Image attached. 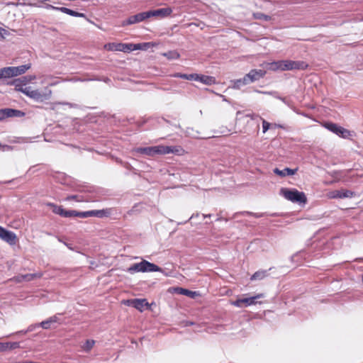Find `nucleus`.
Wrapping results in <instances>:
<instances>
[{
  "label": "nucleus",
  "mask_w": 363,
  "mask_h": 363,
  "mask_svg": "<svg viewBox=\"0 0 363 363\" xmlns=\"http://www.w3.org/2000/svg\"><path fill=\"white\" fill-rule=\"evenodd\" d=\"M35 327H38V325H30L27 330H25L24 333H27L28 332L32 331Z\"/></svg>",
  "instance_id": "obj_48"
},
{
  "label": "nucleus",
  "mask_w": 363,
  "mask_h": 363,
  "mask_svg": "<svg viewBox=\"0 0 363 363\" xmlns=\"http://www.w3.org/2000/svg\"><path fill=\"white\" fill-rule=\"evenodd\" d=\"M197 81L206 85H211L216 83L215 77L203 74H199Z\"/></svg>",
  "instance_id": "obj_17"
},
{
  "label": "nucleus",
  "mask_w": 363,
  "mask_h": 363,
  "mask_svg": "<svg viewBox=\"0 0 363 363\" xmlns=\"http://www.w3.org/2000/svg\"><path fill=\"white\" fill-rule=\"evenodd\" d=\"M77 196L76 195H72V196H69L67 198V200H76L77 201H79V200L77 199Z\"/></svg>",
  "instance_id": "obj_49"
},
{
  "label": "nucleus",
  "mask_w": 363,
  "mask_h": 363,
  "mask_svg": "<svg viewBox=\"0 0 363 363\" xmlns=\"http://www.w3.org/2000/svg\"><path fill=\"white\" fill-rule=\"evenodd\" d=\"M110 214V212L108 210H92L90 211V217L94 216L97 218H103L106 217Z\"/></svg>",
  "instance_id": "obj_20"
},
{
  "label": "nucleus",
  "mask_w": 363,
  "mask_h": 363,
  "mask_svg": "<svg viewBox=\"0 0 363 363\" xmlns=\"http://www.w3.org/2000/svg\"><path fill=\"white\" fill-rule=\"evenodd\" d=\"M0 238L10 245H14L18 241L17 236L13 232L0 225Z\"/></svg>",
  "instance_id": "obj_8"
},
{
  "label": "nucleus",
  "mask_w": 363,
  "mask_h": 363,
  "mask_svg": "<svg viewBox=\"0 0 363 363\" xmlns=\"http://www.w3.org/2000/svg\"><path fill=\"white\" fill-rule=\"evenodd\" d=\"M123 43H108L104 45L105 49L111 51H122Z\"/></svg>",
  "instance_id": "obj_21"
},
{
  "label": "nucleus",
  "mask_w": 363,
  "mask_h": 363,
  "mask_svg": "<svg viewBox=\"0 0 363 363\" xmlns=\"http://www.w3.org/2000/svg\"><path fill=\"white\" fill-rule=\"evenodd\" d=\"M325 127L328 130H329L330 131L335 133L337 135H338L339 132H340V129L342 128L341 126H339L337 124L333 123H325Z\"/></svg>",
  "instance_id": "obj_23"
},
{
  "label": "nucleus",
  "mask_w": 363,
  "mask_h": 363,
  "mask_svg": "<svg viewBox=\"0 0 363 363\" xmlns=\"http://www.w3.org/2000/svg\"><path fill=\"white\" fill-rule=\"evenodd\" d=\"M211 216V214H207V215L203 214V218H210Z\"/></svg>",
  "instance_id": "obj_53"
},
{
  "label": "nucleus",
  "mask_w": 363,
  "mask_h": 363,
  "mask_svg": "<svg viewBox=\"0 0 363 363\" xmlns=\"http://www.w3.org/2000/svg\"><path fill=\"white\" fill-rule=\"evenodd\" d=\"M181 79H187L188 80V74H182L181 76Z\"/></svg>",
  "instance_id": "obj_51"
},
{
  "label": "nucleus",
  "mask_w": 363,
  "mask_h": 363,
  "mask_svg": "<svg viewBox=\"0 0 363 363\" xmlns=\"http://www.w3.org/2000/svg\"><path fill=\"white\" fill-rule=\"evenodd\" d=\"M298 169H290L288 167L284 168V169H279L278 168L274 169L273 172L275 174L279 175L281 177H284L286 176H291L296 173Z\"/></svg>",
  "instance_id": "obj_15"
},
{
  "label": "nucleus",
  "mask_w": 363,
  "mask_h": 363,
  "mask_svg": "<svg viewBox=\"0 0 363 363\" xmlns=\"http://www.w3.org/2000/svg\"><path fill=\"white\" fill-rule=\"evenodd\" d=\"M24 115L23 112L16 109L9 108L0 109V121H4L7 118L22 117Z\"/></svg>",
  "instance_id": "obj_10"
},
{
  "label": "nucleus",
  "mask_w": 363,
  "mask_h": 363,
  "mask_svg": "<svg viewBox=\"0 0 363 363\" xmlns=\"http://www.w3.org/2000/svg\"><path fill=\"white\" fill-rule=\"evenodd\" d=\"M354 192L347 189L335 190L329 193L328 196L330 199H345L352 198Z\"/></svg>",
  "instance_id": "obj_11"
},
{
  "label": "nucleus",
  "mask_w": 363,
  "mask_h": 363,
  "mask_svg": "<svg viewBox=\"0 0 363 363\" xmlns=\"http://www.w3.org/2000/svg\"><path fill=\"white\" fill-rule=\"evenodd\" d=\"M95 344V341L93 340H87L86 342L82 346V348L84 351L89 352L93 347Z\"/></svg>",
  "instance_id": "obj_29"
},
{
  "label": "nucleus",
  "mask_w": 363,
  "mask_h": 363,
  "mask_svg": "<svg viewBox=\"0 0 363 363\" xmlns=\"http://www.w3.org/2000/svg\"><path fill=\"white\" fill-rule=\"evenodd\" d=\"M338 135L340 137H342L343 138H347L350 137L351 135V134H350V130L342 127L339 132Z\"/></svg>",
  "instance_id": "obj_32"
},
{
  "label": "nucleus",
  "mask_w": 363,
  "mask_h": 363,
  "mask_svg": "<svg viewBox=\"0 0 363 363\" xmlns=\"http://www.w3.org/2000/svg\"><path fill=\"white\" fill-rule=\"evenodd\" d=\"M194 218V215L191 216V217L190 218L192 219Z\"/></svg>",
  "instance_id": "obj_57"
},
{
  "label": "nucleus",
  "mask_w": 363,
  "mask_h": 363,
  "mask_svg": "<svg viewBox=\"0 0 363 363\" xmlns=\"http://www.w3.org/2000/svg\"><path fill=\"white\" fill-rule=\"evenodd\" d=\"M52 9H55V10H57V11H62V13H65L66 14H68V15H70V16H79V17H83L84 18V19L86 21H88L86 18V16L84 13H79L77 11H73L72 9H69L68 8H66V7H55V6H50Z\"/></svg>",
  "instance_id": "obj_14"
},
{
  "label": "nucleus",
  "mask_w": 363,
  "mask_h": 363,
  "mask_svg": "<svg viewBox=\"0 0 363 363\" xmlns=\"http://www.w3.org/2000/svg\"><path fill=\"white\" fill-rule=\"evenodd\" d=\"M23 281H30L33 280L34 279L40 278L43 276V274L41 272H38V273H34V274H23Z\"/></svg>",
  "instance_id": "obj_25"
},
{
  "label": "nucleus",
  "mask_w": 363,
  "mask_h": 363,
  "mask_svg": "<svg viewBox=\"0 0 363 363\" xmlns=\"http://www.w3.org/2000/svg\"><path fill=\"white\" fill-rule=\"evenodd\" d=\"M247 85V83H245V81H243V77L242 79H236L233 82V87L234 89H240L242 86Z\"/></svg>",
  "instance_id": "obj_30"
},
{
  "label": "nucleus",
  "mask_w": 363,
  "mask_h": 363,
  "mask_svg": "<svg viewBox=\"0 0 363 363\" xmlns=\"http://www.w3.org/2000/svg\"><path fill=\"white\" fill-rule=\"evenodd\" d=\"M123 165L127 169L130 168V164H129L128 163H125Z\"/></svg>",
  "instance_id": "obj_52"
},
{
  "label": "nucleus",
  "mask_w": 363,
  "mask_h": 363,
  "mask_svg": "<svg viewBox=\"0 0 363 363\" xmlns=\"http://www.w3.org/2000/svg\"><path fill=\"white\" fill-rule=\"evenodd\" d=\"M280 195L286 200L292 203L305 205L307 202V198L304 192L299 191L296 189L281 188Z\"/></svg>",
  "instance_id": "obj_4"
},
{
  "label": "nucleus",
  "mask_w": 363,
  "mask_h": 363,
  "mask_svg": "<svg viewBox=\"0 0 363 363\" xmlns=\"http://www.w3.org/2000/svg\"><path fill=\"white\" fill-rule=\"evenodd\" d=\"M240 213L242 215H251L255 218H260L264 215V213H255L250 211H243Z\"/></svg>",
  "instance_id": "obj_37"
},
{
  "label": "nucleus",
  "mask_w": 363,
  "mask_h": 363,
  "mask_svg": "<svg viewBox=\"0 0 363 363\" xmlns=\"http://www.w3.org/2000/svg\"><path fill=\"white\" fill-rule=\"evenodd\" d=\"M136 50L135 44L133 43H123L122 51L123 52H130Z\"/></svg>",
  "instance_id": "obj_27"
},
{
  "label": "nucleus",
  "mask_w": 363,
  "mask_h": 363,
  "mask_svg": "<svg viewBox=\"0 0 363 363\" xmlns=\"http://www.w3.org/2000/svg\"><path fill=\"white\" fill-rule=\"evenodd\" d=\"M266 73V71L264 69H252L243 77V81H245L247 84L255 82L263 78Z\"/></svg>",
  "instance_id": "obj_7"
},
{
  "label": "nucleus",
  "mask_w": 363,
  "mask_h": 363,
  "mask_svg": "<svg viewBox=\"0 0 363 363\" xmlns=\"http://www.w3.org/2000/svg\"><path fill=\"white\" fill-rule=\"evenodd\" d=\"M90 211H76V215L75 217H79V218H88L90 217Z\"/></svg>",
  "instance_id": "obj_34"
},
{
  "label": "nucleus",
  "mask_w": 363,
  "mask_h": 363,
  "mask_svg": "<svg viewBox=\"0 0 363 363\" xmlns=\"http://www.w3.org/2000/svg\"><path fill=\"white\" fill-rule=\"evenodd\" d=\"M24 332H25V330H20V331L17 332L16 333L17 334H25Z\"/></svg>",
  "instance_id": "obj_54"
},
{
  "label": "nucleus",
  "mask_w": 363,
  "mask_h": 363,
  "mask_svg": "<svg viewBox=\"0 0 363 363\" xmlns=\"http://www.w3.org/2000/svg\"><path fill=\"white\" fill-rule=\"evenodd\" d=\"M177 152L178 150L176 147L164 145L136 147L132 150V152L134 155L135 153H140L148 156H155L156 155H167Z\"/></svg>",
  "instance_id": "obj_3"
},
{
  "label": "nucleus",
  "mask_w": 363,
  "mask_h": 363,
  "mask_svg": "<svg viewBox=\"0 0 363 363\" xmlns=\"http://www.w3.org/2000/svg\"><path fill=\"white\" fill-rule=\"evenodd\" d=\"M181 76H182V73H179V72H177V73H174L171 75V77H175V78H181Z\"/></svg>",
  "instance_id": "obj_50"
},
{
  "label": "nucleus",
  "mask_w": 363,
  "mask_h": 363,
  "mask_svg": "<svg viewBox=\"0 0 363 363\" xmlns=\"http://www.w3.org/2000/svg\"><path fill=\"white\" fill-rule=\"evenodd\" d=\"M128 271L130 273L134 272H162V269L157 265L151 263L146 260H143L139 263H135L131 265Z\"/></svg>",
  "instance_id": "obj_5"
},
{
  "label": "nucleus",
  "mask_w": 363,
  "mask_h": 363,
  "mask_svg": "<svg viewBox=\"0 0 363 363\" xmlns=\"http://www.w3.org/2000/svg\"><path fill=\"white\" fill-rule=\"evenodd\" d=\"M17 91H21L22 93H23L24 94H26V96H28V97H31V94L30 92H33V89H31V87L30 86H26L25 88H17Z\"/></svg>",
  "instance_id": "obj_31"
},
{
  "label": "nucleus",
  "mask_w": 363,
  "mask_h": 363,
  "mask_svg": "<svg viewBox=\"0 0 363 363\" xmlns=\"http://www.w3.org/2000/svg\"><path fill=\"white\" fill-rule=\"evenodd\" d=\"M31 94V99L36 101L43 102L45 100H48L52 94V91L48 88H45L44 90L35 89Z\"/></svg>",
  "instance_id": "obj_9"
},
{
  "label": "nucleus",
  "mask_w": 363,
  "mask_h": 363,
  "mask_svg": "<svg viewBox=\"0 0 363 363\" xmlns=\"http://www.w3.org/2000/svg\"><path fill=\"white\" fill-rule=\"evenodd\" d=\"M48 322L50 324L57 323L59 321V318L57 315H53L48 319Z\"/></svg>",
  "instance_id": "obj_42"
},
{
  "label": "nucleus",
  "mask_w": 363,
  "mask_h": 363,
  "mask_svg": "<svg viewBox=\"0 0 363 363\" xmlns=\"http://www.w3.org/2000/svg\"><path fill=\"white\" fill-rule=\"evenodd\" d=\"M6 344H9V348L10 350H13L20 347V343L18 342H6Z\"/></svg>",
  "instance_id": "obj_38"
},
{
  "label": "nucleus",
  "mask_w": 363,
  "mask_h": 363,
  "mask_svg": "<svg viewBox=\"0 0 363 363\" xmlns=\"http://www.w3.org/2000/svg\"><path fill=\"white\" fill-rule=\"evenodd\" d=\"M281 101L287 105L289 107L292 108V102L286 97H281Z\"/></svg>",
  "instance_id": "obj_41"
},
{
  "label": "nucleus",
  "mask_w": 363,
  "mask_h": 363,
  "mask_svg": "<svg viewBox=\"0 0 363 363\" xmlns=\"http://www.w3.org/2000/svg\"><path fill=\"white\" fill-rule=\"evenodd\" d=\"M277 213H273V214H272V216H277Z\"/></svg>",
  "instance_id": "obj_56"
},
{
  "label": "nucleus",
  "mask_w": 363,
  "mask_h": 363,
  "mask_svg": "<svg viewBox=\"0 0 363 363\" xmlns=\"http://www.w3.org/2000/svg\"><path fill=\"white\" fill-rule=\"evenodd\" d=\"M129 305L138 309L140 311H143L145 308H148L149 303L145 298H135L128 301Z\"/></svg>",
  "instance_id": "obj_12"
},
{
  "label": "nucleus",
  "mask_w": 363,
  "mask_h": 363,
  "mask_svg": "<svg viewBox=\"0 0 363 363\" xmlns=\"http://www.w3.org/2000/svg\"><path fill=\"white\" fill-rule=\"evenodd\" d=\"M17 76L16 67H6L0 69V79Z\"/></svg>",
  "instance_id": "obj_13"
},
{
  "label": "nucleus",
  "mask_w": 363,
  "mask_h": 363,
  "mask_svg": "<svg viewBox=\"0 0 363 363\" xmlns=\"http://www.w3.org/2000/svg\"><path fill=\"white\" fill-rule=\"evenodd\" d=\"M174 291L175 293L178 294L184 295L192 298L198 296V293L196 291H190L189 289H184L182 287L174 288Z\"/></svg>",
  "instance_id": "obj_16"
},
{
  "label": "nucleus",
  "mask_w": 363,
  "mask_h": 363,
  "mask_svg": "<svg viewBox=\"0 0 363 363\" xmlns=\"http://www.w3.org/2000/svg\"><path fill=\"white\" fill-rule=\"evenodd\" d=\"M9 348V344L6 342H0V351H6Z\"/></svg>",
  "instance_id": "obj_44"
},
{
  "label": "nucleus",
  "mask_w": 363,
  "mask_h": 363,
  "mask_svg": "<svg viewBox=\"0 0 363 363\" xmlns=\"http://www.w3.org/2000/svg\"><path fill=\"white\" fill-rule=\"evenodd\" d=\"M263 297H264V294H257L255 296L250 297H242L232 301L231 305L238 308H244L256 305L257 303L261 304L262 302L257 301V300Z\"/></svg>",
  "instance_id": "obj_6"
},
{
  "label": "nucleus",
  "mask_w": 363,
  "mask_h": 363,
  "mask_svg": "<svg viewBox=\"0 0 363 363\" xmlns=\"http://www.w3.org/2000/svg\"><path fill=\"white\" fill-rule=\"evenodd\" d=\"M50 325L51 324L48 322V319L38 324V326H40L44 329H49L50 328Z\"/></svg>",
  "instance_id": "obj_36"
},
{
  "label": "nucleus",
  "mask_w": 363,
  "mask_h": 363,
  "mask_svg": "<svg viewBox=\"0 0 363 363\" xmlns=\"http://www.w3.org/2000/svg\"><path fill=\"white\" fill-rule=\"evenodd\" d=\"M6 34H7V31L5 29L0 27V40L4 39L5 37V35H6Z\"/></svg>",
  "instance_id": "obj_45"
},
{
  "label": "nucleus",
  "mask_w": 363,
  "mask_h": 363,
  "mask_svg": "<svg viewBox=\"0 0 363 363\" xmlns=\"http://www.w3.org/2000/svg\"><path fill=\"white\" fill-rule=\"evenodd\" d=\"M108 80H109L108 79H106L104 81L108 82Z\"/></svg>",
  "instance_id": "obj_58"
},
{
  "label": "nucleus",
  "mask_w": 363,
  "mask_h": 363,
  "mask_svg": "<svg viewBox=\"0 0 363 363\" xmlns=\"http://www.w3.org/2000/svg\"><path fill=\"white\" fill-rule=\"evenodd\" d=\"M65 209L62 208L61 206H55L54 209V212L58 215H60L63 217V214L65 213Z\"/></svg>",
  "instance_id": "obj_39"
},
{
  "label": "nucleus",
  "mask_w": 363,
  "mask_h": 363,
  "mask_svg": "<svg viewBox=\"0 0 363 363\" xmlns=\"http://www.w3.org/2000/svg\"><path fill=\"white\" fill-rule=\"evenodd\" d=\"M76 215V211L74 210H69V211H65V213L63 214V217L65 218H70V217H75Z\"/></svg>",
  "instance_id": "obj_35"
},
{
  "label": "nucleus",
  "mask_w": 363,
  "mask_h": 363,
  "mask_svg": "<svg viewBox=\"0 0 363 363\" xmlns=\"http://www.w3.org/2000/svg\"><path fill=\"white\" fill-rule=\"evenodd\" d=\"M14 279L16 280V282L24 281H23V274L15 277Z\"/></svg>",
  "instance_id": "obj_47"
},
{
  "label": "nucleus",
  "mask_w": 363,
  "mask_h": 363,
  "mask_svg": "<svg viewBox=\"0 0 363 363\" xmlns=\"http://www.w3.org/2000/svg\"><path fill=\"white\" fill-rule=\"evenodd\" d=\"M11 84H13L16 87V89L17 90V88H23V84H22V83H16V79H14L11 83H10Z\"/></svg>",
  "instance_id": "obj_46"
},
{
  "label": "nucleus",
  "mask_w": 363,
  "mask_h": 363,
  "mask_svg": "<svg viewBox=\"0 0 363 363\" xmlns=\"http://www.w3.org/2000/svg\"><path fill=\"white\" fill-rule=\"evenodd\" d=\"M65 244L66 245V246H67L69 249L72 250V247H71V245H68V244H67V243H65Z\"/></svg>",
  "instance_id": "obj_55"
},
{
  "label": "nucleus",
  "mask_w": 363,
  "mask_h": 363,
  "mask_svg": "<svg viewBox=\"0 0 363 363\" xmlns=\"http://www.w3.org/2000/svg\"><path fill=\"white\" fill-rule=\"evenodd\" d=\"M253 19L259 20L262 21H272V16L269 15L264 14L262 12H255L252 13Z\"/></svg>",
  "instance_id": "obj_18"
},
{
  "label": "nucleus",
  "mask_w": 363,
  "mask_h": 363,
  "mask_svg": "<svg viewBox=\"0 0 363 363\" xmlns=\"http://www.w3.org/2000/svg\"><path fill=\"white\" fill-rule=\"evenodd\" d=\"M172 13L169 8H162L156 10H150L130 16L125 23H140L150 17L160 16L164 17Z\"/></svg>",
  "instance_id": "obj_2"
},
{
  "label": "nucleus",
  "mask_w": 363,
  "mask_h": 363,
  "mask_svg": "<svg viewBox=\"0 0 363 363\" xmlns=\"http://www.w3.org/2000/svg\"><path fill=\"white\" fill-rule=\"evenodd\" d=\"M268 276V270H259L254 273L250 279L254 280H262Z\"/></svg>",
  "instance_id": "obj_19"
},
{
  "label": "nucleus",
  "mask_w": 363,
  "mask_h": 363,
  "mask_svg": "<svg viewBox=\"0 0 363 363\" xmlns=\"http://www.w3.org/2000/svg\"><path fill=\"white\" fill-rule=\"evenodd\" d=\"M17 76L24 74L28 69L30 68V64L23 65L16 67Z\"/></svg>",
  "instance_id": "obj_28"
},
{
  "label": "nucleus",
  "mask_w": 363,
  "mask_h": 363,
  "mask_svg": "<svg viewBox=\"0 0 363 363\" xmlns=\"http://www.w3.org/2000/svg\"><path fill=\"white\" fill-rule=\"evenodd\" d=\"M154 45H155V44L153 43H150V42L135 44L136 50H146L150 48L154 47Z\"/></svg>",
  "instance_id": "obj_26"
},
{
  "label": "nucleus",
  "mask_w": 363,
  "mask_h": 363,
  "mask_svg": "<svg viewBox=\"0 0 363 363\" xmlns=\"http://www.w3.org/2000/svg\"><path fill=\"white\" fill-rule=\"evenodd\" d=\"M261 66L267 69L272 71H286L293 69H305L308 67V65L303 61L293 60H279L272 62H264Z\"/></svg>",
  "instance_id": "obj_1"
},
{
  "label": "nucleus",
  "mask_w": 363,
  "mask_h": 363,
  "mask_svg": "<svg viewBox=\"0 0 363 363\" xmlns=\"http://www.w3.org/2000/svg\"><path fill=\"white\" fill-rule=\"evenodd\" d=\"M270 127V123L266 121L265 120H262V131L264 133H265Z\"/></svg>",
  "instance_id": "obj_40"
},
{
  "label": "nucleus",
  "mask_w": 363,
  "mask_h": 363,
  "mask_svg": "<svg viewBox=\"0 0 363 363\" xmlns=\"http://www.w3.org/2000/svg\"><path fill=\"white\" fill-rule=\"evenodd\" d=\"M198 78H199V74H188V80L197 81Z\"/></svg>",
  "instance_id": "obj_43"
},
{
  "label": "nucleus",
  "mask_w": 363,
  "mask_h": 363,
  "mask_svg": "<svg viewBox=\"0 0 363 363\" xmlns=\"http://www.w3.org/2000/svg\"><path fill=\"white\" fill-rule=\"evenodd\" d=\"M257 91L259 93L264 94H268V95L273 96L274 98L278 99L279 100H281V99L282 97V96H279L277 91Z\"/></svg>",
  "instance_id": "obj_33"
},
{
  "label": "nucleus",
  "mask_w": 363,
  "mask_h": 363,
  "mask_svg": "<svg viewBox=\"0 0 363 363\" xmlns=\"http://www.w3.org/2000/svg\"><path fill=\"white\" fill-rule=\"evenodd\" d=\"M162 55L170 60H177L180 57L179 53L176 50H169L167 52L162 53Z\"/></svg>",
  "instance_id": "obj_24"
},
{
  "label": "nucleus",
  "mask_w": 363,
  "mask_h": 363,
  "mask_svg": "<svg viewBox=\"0 0 363 363\" xmlns=\"http://www.w3.org/2000/svg\"><path fill=\"white\" fill-rule=\"evenodd\" d=\"M35 79V75H27L23 76L22 77H20L18 79H16V83H22L23 86L26 85L27 84L30 83L32 80Z\"/></svg>",
  "instance_id": "obj_22"
}]
</instances>
